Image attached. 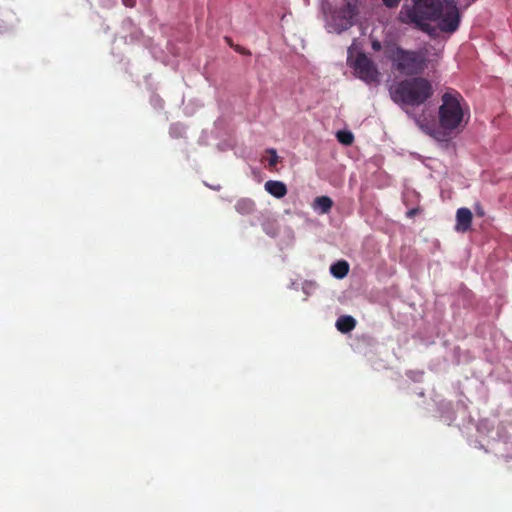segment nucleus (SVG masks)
<instances>
[{"instance_id":"1","label":"nucleus","mask_w":512,"mask_h":512,"mask_svg":"<svg viewBox=\"0 0 512 512\" xmlns=\"http://www.w3.org/2000/svg\"><path fill=\"white\" fill-rule=\"evenodd\" d=\"M411 8L403 7L400 20L415 24L427 31L429 24L425 21L437 22V27L445 33H454L460 24V13L456 0H413Z\"/></svg>"},{"instance_id":"2","label":"nucleus","mask_w":512,"mask_h":512,"mask_svg":"<svg viewBox=\"0 0 512 512\" xmlns=\"http://www.w3.org/2000/svg\"><path fill=\"white\" fill-rule=\"evenodd\" d=\"M470 117L469 106L464 97L457 90L448 89L441 97V104L438 108V125L440 130H430L421 117L414 119L417 125L437 140L442 136H450L454 132L462 130L468 123Z\"/></svg>"},{"instance_id":"3","label":"nucleus","mask_w":512,"mask_h":512,"mask_svg":"<svg viewBox=\"0 0 512 512\" xmlns=\"http://www.w3.org/2000/svg\"><path fill=\"white\" fill-rule=\"evenodd\" d=\"M432 83L424 77H411L396 82L390 88L394 103L405 109L425 104L433 96Z\"/></svg>"},{"instance_id":"4","label":"nucleus","mask_w":512,"mask_h":512,"mask_svg":"<svg viewBox=\"0 0 512 512\" xmlns=\"http://www.w3.org/2000/svg\"><path fill=\"white\" fill-rule=\"evenodd\" d=\"M386 56L392 62L393 67L406 76L420 75L427 68V56L424 51L405 50L394 46L386 50Z\"/></svg>"},{"instance_id":"5","label":"nucleus","mask_w":512,"mask_h":512,"mask_svg":"<svg viewBox=\"0 0 512 512\" xmlns=\"http://www.w3.org/2000/svg\"><path fill=\"white\" fill-rule=\"evenodd\" d=\"M356 15L357 1L347 0L343 6L331 13L328 24L335 32L340 33L353 25V19Z\"/></svg>"},{"instance_id":"6","label":"nucleus","mask_w":512,"mask_h":512,"mask_svg":"<svg viewBox=\"0 0 512 512\" xmlns=\"http://www.w3.org/2000/svg\"><path fill=\"white\" fill-rule=\"evenodd\" d=\"M356 75L371 84L379 81V71L374 62L364 53H359L353 63Z\"/></svg>"},{"instance_id":"7","label":"nucleus","mask_w":512,"mask_h":512,"mask_svg":"<svg viewBox=\"0 0 512 512\" xmlns=\"http://www.w3.org/2000/svg\"><path fill=\"white\" fill-rule=\"evenodd\" d=\"M473 215L468 208H459L456 213V227L458 232H466L471 228Z\"/></svg>"},{"instance_id":"8","label":"nucleus","mask_w":512,"mask_h":512,"mask_svg":"<svg viewBox=\"0 0 512 512\" xmlns=\"http://www.w3.org/2000/svg\"><path fill=\"white\" fill-rule=\"evenodd\" d=\"M265 190L276 198H283L287 194V187L281 181L269 180L264 185Z\"/></svg>"},{"instance_id":"9","label":"nucleus","mask_w":512,"mask_h":512,"mask_svg":"<svg viewBox=\"0 0 512 512\" xmlns=\"http://www.w3.org/2000/svg\"><path fill=\"white\" fill-rule=\"evenodd\" d=\"M333 200L328 196L316 197L313 201L312 207L318 210L321 214H327L333 207Z\"/></svg>"},{"instance_id":"10","label":"nucleus","mask_w":512,"mask_h":512,"mask_svg":"<svg viewBox=\"0 0 512 512\" xmlns=\"http://www.w3.org/2000/svg\"><path fill=\"white\" fill-rule=\"evenodd\" d=\"M356 327V320L349 315L340 316L336 321V328L341 333H349Z\"/></svg>"},{"instance_id":"11","label":"nucleus","mask_w":512,"mask_h":512,"mask_svg":"<svg viewBox=\"0 0 512 512\" xmlns=\"http://www.w3.org/2000/svg\"><path fill=\"white\" fill-rule=\"evenodd\" d=\"M235 209L242 215H250L255 211V202L249 198L239 199L235 204Z\"/></svg>"},{"instance_id":"12","label":"nucleus","mask_w":512,"mask_h":512,"mask_svg":"<svg viewBox=\"0 0 512 512\" xmlns=\"http://www.w3.org/2000/svg\"><path fill=\"white\" fill-rule=\"evenodd\" d=\"M330 272L335 278L342 279L349 272V264L344 260L337 261L331 265Z\"/></svg>"},{"instance_id":"13","label":"nucleus","mask_w":512,"mask_h":512,"mask_svg":"<svg viewBox=\"0 0 512 512\" xmlns=\"http://www.w3.org/2000/svg\"><path fill=\"white\" fill-rule=\"evenodd\" d=\"M337 140L343 145H351L354 141V135L347 130H341L336 133Z\"/></svg>"},{"instance_id":"14","label":"nucleus","mask_w":512,"mask_h":512,"mask_svg":"<svg viewBox=\"0 0 512 512\" xmlns=\"http://www.w3.org/2000/svg\"><path fill=\"white\" fill-rule=\"evenodd\" d=\"M269 153L271 154V157L269 159V166H275L278 163V156L274 149H270Z\"/></svg>"},{"instance_id":"15","label":"nucleus","mask_w":512,"mask_h":512,"mask_svg":"<svg viewBox=\"0 0 512 512\" xmlns=\"http://www.w3.org/2000/svg\"><path fill=\"white\" fill-rule=\"evenodd\" d=\"M383 4L388 8L397 7L401 0H382Z\"/></svg>"},{"instance_id":"16","label":"nucleus","mask_w":512,"mask_h":512,"mask_svg":"<svg viewBox=\"0 0 512 512\" xmlns=\"http://www.w3.org/2000/svg\"><path fill=\"white\" fill-rule=\"evenodd\" d=\"M123 4L126 6V7H134L135 4H136V0H122Z\"/></svg>"},{"instance_id":"17","label":"nucleus","mask_w":512,"mask_h":512,"mask_svg":"<svg viewBox=\"0 0 512 512\" xmlns=\"http://www.w3.org/2000/svg\"><path fill=\"white\" fill-rule=\"evenodd\" d=\"M475 211H476L478 216H481V217L484 216V210H483V208L481 207L480 204L476 205Z\"/></svg>"},{"instance_id":"18","label":"nucleus","mask_w":512,"mask_h":512,"mask_svg":"<svg viewBox=\"0 0 512 512\" xmlns=\"http://www.w3.org/2000/svg\"><path fill=\"white\" fill-rule=\"evenodd\" d=\"M372 48L375 51L381 50V48H382L381 43L379 41H373L372 42Z\"/></svg>"},{"instance_id":"19","label":"nucleus","mask_w":512,"mask_h":512,"mask_svg":"<svg viewBox=\"0 0 512 512\" xmlns=\"http://www.w3.org/2000/svg\"><path fill=\"white\" fill-rule=\"evenodd\" d=\"M234 49L242 54H249V52L246 49L240 48V46H235Z\"/></svg>"},{"instance_id":"20","label":"nucleus","mask_w":512,"mask_h":512,"mask_svg":"<svg viewBox=\"0 0 512 512\" xmlns=\"http://www.w3.org/2000/svg\"><path fill=\"white\" fill-rule=\"evenodd\" d=\"M226 41L228 42V44L231 46V47H234L233 44L231 43V40L229 38H226Z\"/></svg>"},{"instance_id":"21","label":"nucleus","mask_w":512,"mask_h":512,"mask_svg":"<svg viewBox=\"0 0 512 512\" xmlns=\"http://www.w3.org/2000/svg\"><path fill=\"white\" fill-rule=\"evenodd\" d=\"M414 212H415L414 210H410V211L408 212V214H409V215H414Z\"/></svg>"},{"instance_id":"22","label":"nucleus","mask_w":512,"mask_h":512,"mask_svg":"<svg viewBox=\"0 0 512 512\" xmlns=\"http://www.w3.org/2000/svg\"><path fill=\"white\" fill-rule=\"evenodd\" d=\"M476 0H469V2H475Z\"/></svg>"}]
</instances>
